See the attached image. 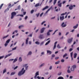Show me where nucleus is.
<instances>
[{"label":"nucleus","mask_w":79,"mask_h":79,"mask_svg":"<svg viewBox=\"0 0 79 79\" xmlns=\"http://www.w3.org/2000/svg\"><path fill=\"white\" fill-rule=\"evenodd\" d=\"M19 61H20V62H21V61H22V58H21V57H19Z\"/></svg>","instance_id":"22"},{"label":"nucleus","mask_w":79,"mask_h":79,"mask_svg":"<svg viewBox=\"0 0 79 79\" xmlns=\"http://www.w3.org/2000/svg\"><path fill=\"white\" fill-rule=\"evenodd\" d=\"M62 3H60L59 4H58V6H59V7H61V6H62Z\"/></svg>","instance_id":"16"},{"label":"nucleus","mask_w":79,"mask_h":79,"mask_svg":"<svg viewBox=\"0 0 79 79\" xmlns=\"http://www.w3.org/2000/svg\"><path fill=\"white\" fill-rule=\"evenodd\" d=\"M7 57H8V55H6V56L5 57V58H7Z\"/></svg>","instance_id":"55"},{"label":"nucleus","mask_w":79,"mask_h":79,"mask_svg":"<svg viewBox=\"0 0 79 79\" xmlns=\"http://www.w3.org/2000/svg\"><path fill=\"white\" fill-rule=\"evenodd\" d=\"M57 47L58 48H60V45L59 44L57 45Z\"/></svg>","instance_id":"46"},{"label":"nucleus","mask_w":79,"mask_h":79,"mask_svg":"<svg viewBox=\"0 0 79 79\" xmlns=\"http://www.w3.org/2000/svg\"><path fill=\"white\" fill-rule=\"evenodd\" d=\"M40 5V4H39V3H38L36 4V5H35V7H38V6H39Z\"/></svg>","instance_id":"17"},{"label":"nucleus","mask_w":79,"mask_h":79,"mask_svg":"<svg viewBox=\"0 0 79 79\" xmlns=\"http://www.w3.org/2000/svg\"><path fill=\"white\" fill-rule=\"evenodd\" d=\"M66 3V1H63L62 2L63 4H64V3Z\"/></svg>","instance_id":"58"},{"label":"nucleus","mask_w":79,"mask_h":79,"mask_svg":"<svg viewBox=\"0 0 79 79\" xmlns=\"http://www.w3.org/2000/svg\"><path fill=\"white\" fill-rule=\"evenodd\" d=\"M18 66H16V67L14 69V70H15V69H16L17 68H18Z\"/></svg>","instance_id":"52"},{"label":"nucleus","mask_w":79,"mask_h":79,"mask_svg":"<svg viewBox=\"0 0 79 79\" xmlns=\"http://www.w3.org/2000/svg\"><path fill=\"white\" fill-rule=\"evenodd\" d=\"M67 55H68V54H67V53H65L64 55L63 56V58H64V57H65V56H67Z\"/></svg>","instance_id":"26"},{"label":"nucleus","mask_w":79,"mask_h":79,"mask_svg":"<svg viewBox=\"0 0 79 79\" xmlns=\"http://www.w3.org/2000/svg\"><path fill=\"white\" fill-rule=\"evenodd\" d=\"M61 61L62 62V63H63V62H64V59H62L61 60Z\"/></svg>","instance_id":"48"},{"label":"nucleus","mask_w":79,"mask_h":79,"mask_svg":"<svg viewBox=\"0 0 79 79\" xmlns=\"http://www.w3.org/2000/svg\"><path fill=\"white\" fill-rule=\"evenodd\" d=\"M52 31H53V30H48V32H52Z\"/></svg>","instance_id":"62"},{"label":"nucleus","mask_w":79,"mask_h":79,"mask_svg":"<svg viewBox=\"0 0 79 79\" xmlns=\"http://www.w3.org/2000/svg\"><path fill=\"white\" fill-rule=\"evenodd\" d=\"M64 22H63L62 23V24H61V26L62 27H66V24H65L64 25Z\"/></svg>","instance_id":"6"},{"label":"nucleus","mask_w":79,"mask_h":79,"mask_svg":"<svg viewBox=\"0 0 79 79\" xmlns=\"http://www.w3.org/2000/svg\"><path fill=\"white\" fill-rule=\"evenodd\" d=\"M57 1V0H54L53 2V5H55V4H56V1Z\"/></svg>","instance_id":"25"},{"label":"nucleus","mask_w":79,"mask_h":79,"mask_svg":"<svg viewBox=\"0 0 79 79\" xmlns=\"http://www.w3.org/2000/svg\"><path fill=\"white\" fill-rule=\"evenodd\" d=\"M24 26L23 25H21L19 27V29H21V27H24Z\"/></svg>","instance_id":"21"},{"label":"nucleus","mask_w":79,"mask_h":79,"mask_svg":"<svg viewBox=\"0 0 79 79\" xmlns=\"http://www.w3.org/2000/svg\"><path fill=\"white\" fill-rule=\"evenodd\" d=\"M59 58V57H57L55 58V59L56 60H57Z\"/></svg>","instance_id":"51"},{"label":"nucleus","mask_w":79,"mask_h":79,"mask_svg":"<svg viewBox=\"0 0 79 79\" xmlns=\"http://www.w3.org/2000/svg\"><path fill=\"white\" fill-rule=\"evenodd\" d=\"M52 69V66H50V67H49V69L51 70V69Z\"/></svg>","instance_id":"59"},{"label":"nucleus","mask_w":79,"mask_h":79,"mask_svg":"<svg viewBox=\"0 0 79 79\" xmlns=\"http://www.w3.org/2000/svg\"><path fill=\"white\" fill-rule=\"evenodd\" d=\"M27 18H28V17L27 16H26L25 18V20H26L27 19Z\"/></svg>","instance_id":"50"},{"label":"nucleus","mask_w":79,"mask_h":79,"mask_svg":"<svg viewBox=\"0 0 79 79\" xmlns=\"http://www.w3.org/2000/svg\"><path fill=\"white\" fill-rule=\"evenodd\" d=\"M27 64H25L24 65V67H25V69H26V70H27V68H28V66H27L26 67V66H27Z\"/></svg>","instance_id":"14"},{"label":"nucleus","mask_w":79,"mask_h":79,"mask_svg":"<svg viewBox=\"0 0 79 79\" xmlns=\"http://www.w3.org/2000/svg\"><path fill=\"white\" fill-rule=\"evenodd\" d=\"M14 6V4H13L12 6L11 5V4H10L9 5V6H10V7L11 8V7H12V6Z\"/></svg>","instance_id":"35"},{"label":"nucleus","mask_w":79,"mask_h":79,"mask_svg":"<svg viewBox=\"0 0 79 79\" xmlns=\"http://www.w3.org/2000/svg\"><path fill=\"white\" fill-rule=\"evenodd\" d=\"M34 12V10H32L31 11V14H32Z\"/></svg>","instance_id":"27"},{"label":"nucleus","mask_w":79,"mask_h":79,"mask_svg":"<svg viewBox=\"0 0 79 79\" xmlns=\"http://www.w3.org/2000/svg\"><path fill=\"white\" fill-rule=\"evenodd\" d=\"M10 39H8V40L6 42V43H7V44H9V42L10 41Z\"/></svg>","instance_id":"20"},{"label":"nucleus","mask_w":79,"mask_h":79,"mask_svg":"<svg viewBox=\"0 0 79 79\" xmlns=\"http://www.w3.org/2000/svg\"><path fill=\"white\" fill-rule=\"evenodd\" d=\"M8 44L6 43L5 44V47H6L7 46V45H8Z\"/></svg>","instance_id":"47"},{"label":"nucleus","mask_w":79,"mask_h":79,"mask_svg":"<svg viewBox=\"0 0 79 79\" xmlns=\"http://www.w3.org/2000/svg\"><path fill=\"white\" fill-rule=\"evenodd\" d=\"M73 50V48H70L69 49V52H71Z\"/></svg>","instance_id":"49"},{"label":"nucleus","mask_w":79,"mask_h":79,"mask_svg":"<svg viewBox=\"0 0 79 79\" xmlns=\"http://www.w3.org/2000/svg\"><path fill=\"white\" fill-rule=\"evenodd\" d=\"M28 40H29V38H27L26 41V44H28Z\"/></svg>","instance_id":"15"},{"label":"nucleus","mask_w":79,"mask_h":79,"mask_svg":"<svg viewBox=\"0 0 79 79\" xmlns=\"http://www.w3.org/2000/svg\"><path fill=\"white\" fill-rule=\"evenodd\" d=\"M73 52L70 53V55L71 57H72V56H73Z\"/></svg>","instance_id":"45"},{"label":"nucleus","mask_w":79,"mask_h":79,"mask_svg":"<svg viewBox=\"0 0 79 79\" xmlns=\"http://www.w3.org/2000/svg\"><path fill=\"white\" fill-rule=\"evenodd\" d=\"M31 54H32V52L30 51L29 52L28 55H31Z\"/></svg>","instance_id":"43"},{"label":"nucleus","mask_w":79,"mask_h":79,"mask_svg":"<svg viewBox=\"0 0 79 79\" xmlns=\"http://www.w3.org/2000/svg\"><path fill=\"white\" fill-rule=\"evenodd\" d=\"M73 38H71L70 39H69L67 40L68 43H69V44H71V43L72 42V41H73Z\"/></svg>","instance_id":"4"},{"label":"nucleus","mask_w":79,"mask_h":79,"mask_svg":"<svg viewBox=\"0 0 79 79\" xmlns=\"http://www.w3.org/2000/svg\"><path fill=\"white\" fill-rule=\"evenodd\" d=\"M50 40H49V41H48L45 44V45H48V44H49V43H50Z\"/></svg>","instance_id":"19"},{"label":"nucleus","mask_w":79,"mask_h":79,"mask_svg":"<svg viewBox=\"0 0 79 79\" xmlns=\"http://www.w3.org/2000/svg\"><path fill=\"white\" fill-rule=\"evenodd\" d=\"M48 8V6H46L45 7L43 8L42 9L43 11H44V10H46V9H47Z\"/></svg>","instance_id":"11"},{"label":"nucleus","mask_w":79,"mask_h":79,"mask_svg":"<svg viewBox=\"0 0 79 79\" xmlns=\"http://www.w3.org/2000/svg\"><path fill=\"white\" fill-rule=\"evenodd\" d=\"M9 10V8H7V9H6V10H5L4 12L5 13H6V12L7 11H8Z\"/></svg>","instance_id":"34"},{"label":"nucleus","mask_w":79,"mask_h":79,"mask_svg":"<svg viewBox=\"0 0 79 79\" xmlns=\"http://www.w3.org/2000/svg\"><path fill=\"white\" fill-rule=\"evenodd\" d=\"M17 60H17V58H15V59H14L13 63H15V62H16V61H17Z\"/></svg>","instance_id":"29"},{"label":"nucleus","mask_w":79,"mask_h":79,"mask_svg":"<svg viewBox=\"0 0 79 79\" xmlns=\"http://www.w3.org/2000/svg\"><path fill=\"white\" fill-rule=\"evenodd\" d=\"M73 7H76V5H73H73H71L69 7V10H73Z\"/></svg>","instance_id":"5"},{"label":"nucleus","mask_w":79,"mask_h":79,"mask_svg":"<svg viewBox=\"0 0 79 79\" xmlns=\"http://www.w3.org/2000/svg\"><path fill=\"white\" fill-rule=\"evenodd\" d=\"M58 31V30H56L53 33V34H52V35H54V34H55V33L57 31Z\"/></svg>","instance_id":"37"},{"label":"nucleus","mask_w":79,"mask_h":79,"mask_svg":"<svg viewBox=\"0 0 79 79\" xmlns=\"http://www.w3.org/2000/svg\"><path fill=\"white\" fill-rule=\"evenodd\" d=\"M15 72H12L11 73V74H10V76H12L13 75H14V74H15Z\"/></svg>","instance_id":"32"},{"label":"nucleus","mask_w":79,"mask_h":79,"mask_svg":"<svg viewBox=\"0 0 79 79\" xmlns=\"http://www.w3.org/2000/svg\"><path fill=\"white\" fill-rule=\"evenodd\" d=\"M3 6V4H2L0 6V9H2V6Z\"/></svg>","instance_id":"31"},{"label":"nucleus","mask_w":79,"mask_h":79,"mask_svg":"<svg viewBox=\"0 0 79 79\" xmlns=\"http://www.w3.org/2000/svg\"><path fill=\"white\" fill-rule=\"evenodd\" d=\"M64 19V16H63L62 17H61V16L60 17V19L61 21H63V20Z\"/></svg>","instance_id":"10"},{"label":"nucleus","mask_w":79,"mask_h":79,"mask_svg":"<svg viewBox=\"0 0 79 79\" xmlns=\"http://www.w3.org/2000/svg\"><path fill=\"white\" fill-rule=\"evenodd\" d=\"M45 23V21H44L43 22L41 23V25H43V24H44V23Z\"/></svg>","instance_id":"53"},{"label":"nucleus","mask_w":79,"mask_h":79,"mask_svg":"<svg viewBox=\"0 0 79 79\" xmlns=\"http://www.w3.org/2000/svg\"><path fill=\"white\" fill-rule=\"evenodd\" d=\"M75 68H76V65H73L72 67L71 68V70L72 71H74Z\"/></svg>","instance_id":"3"},{"label":"nucleus","mask_w":79,"mask_h":79,"mask_svg":"<svg viewBox=\"0 0 79 79\" xmlns=\"http://www.w3.org/2000/svg\"><path fill=\"white\" fill-rule=\"evenodd\" d=\"M60 61L58 60L57 61L55 62V64H59L60 63Z\"/></svg>","instance_id":"28"},{"label":"nucleus","mask_w":79,"mask_h":79,"mask_svg":"<svg viewBox=\"0 0 79 79\" xmlns=\"http://www.w3.org/2000/svg\"><path fill=\"white\" fill-rule=\"evenodd\" d=\"M45 28H43L41 29L40 31V33H43L44 32V31H45Z\"/></svg>","instance_id":"7"},{"label":"nucleus","mask_w":79,"mask_h":79,"mask_svg":"<svg viewBox=\"0 0 79 79\" xmlns=\"http://www.w3.org/2000/svg\"><path fill=\"white\" fill-rule=\"evenodd\" d=\"M40 15V13H38V14H36V16L37 17H39V16Z\"/></svg>","instance_id":"39"},{"label":"nucleus","mask_w":79,"mask_h":79,"mask_svg":"<svg viewBox=\"0 0 79 79\" xmlns=\"http://www.w3.org/2000/svg\"><path fill=\"white\" fill-rule=\"evenodd\" d=\"M44 65H45V63H43L40 66V67H42V66H43Z\"/></svg>","instance_id":"41"},{"label":"nucleus","mask_w":79,"mask_h":79,"mask_svg":"<svg viewBox=\"0 0 79 79\" xmlns=\"http://www.w3.org/2000/svg\"><path fill=\"white\" fill-rule=\"evenodd\" d=\"M78 24H77L75 26H74L73 27V29H76V28H77V27H78Z\"/></svg>","instance_id":"12"},{"label":"nucleus","mask_w":79,"mask_h":79,"mask_svg":"<svg viewBox=\"0 0 79 79\" xmlns=\"http://www.w3.org/2000/svg\"><path fill=\"white\" fill-rule=\"evenodd\" d=\"M47 53H49V55H51V54H52V52H51V51L49 50H47Z\"/></svg>","instance_id":"13"},{"label":"nucleus","mask_w":79,"mask_h":79,"mask_svg":"<svg viewBox=\"0 0 79 79\" xmlns=\"http://www.w3.org/2000/svg\"><path fill=\"white\" fill-rule=\"evenodd\" d=\"M35 75L36 76H38V75H39V72H37L36 73Z\"/></svg>","instance_id":"36"},{"label":"nucleus","mask_w":79,"mask_h":79,"mask_svg":"<svg viewBox=\"0 0 79 79\" xmlns=\"http://www.w3.org/2000/svg\"><path fill=\"white\" fill-rule=\"evenodd\" d=\"M16 13L15 12H13L11 13V19H13L14 18L15 16H16Z\"/></svg>","instance_id":"2"},{"label":"nucleus","mask_w":79,"mask_h":79,"mask_svg":"<svg viewBox=\"0 0 79 79\" xmlns=\"http://www.w3.org/2000/svg\"><path fill=\"white\" fill-rule=\"evenodd\" d=\"M55 56V54H53V55H52V58L54 57Z\"/></svg>","instance_id":"63"},{"label":"nucleus","mask_w":79,"mask_h":79,"mask_svg":"<svg viewBox=\"0 0 79 79\" xmlns=\"http://www.w3.org/2000/svg\"><path fill=\"white\" fill-rule=\"evenodd\" d=\"M8 35L5 36H4V37H3L2 38L3 39H5V38H6V37H8Z\"/></svg>","instance_id":"33"},{"label":"nucleus","mask_w":79,"mask_h":79,"mask_svg":"<svg viewBox=\"0 0 79 79\" xmlns=\"http://www.w3.org/2000/svg\"><path fill=\"white\" fill-rule=\"evenodd\" d=\"M56 44H57V41H56L54 43V45L53 48V50H54L55 48H56Z\"/></svg>","instance_id":"9"},{"label":"nucleus","mask_w":79,"mask_h":79,"mask_svg":"<svg viewBox=\"0 0 79 79\" xmlns=\"http://www.w3.org/2000/svg\"><path fill=\"white\" fill-rule=\"evenodd\" d=\"M16 48H17V47H16L15 48H12V50H16Z\"/></svg>","instance_id":"38"},{"label":"nucleus","mask_w":79,"mask_h":79,"mask_svg":"<svg viewBox=\"0 0 79 79\" xmlns=\"http://www.w3.org/2000/svg\"><path fill=\"white\" fill-rule=\"evenodd\" d=\"M52 7H50V8H49V9H48V10H47L48 11H50V10H51V9H52Z\"/></svg>","instance_id":"61"},{"label":"nucleus","mask_w":79,"mask_h":79,"mask_svg":"<svg viewBox=\"0 0 79 79\" xmlns=\"http://www.w3.org/2000/svg\"><path fill=\"white\" fill-rule=\"evenodd\" d=\"M44 44V42L43 41V42H41V43H40V45H43V44Z\"/></svg>","instance_id":"40"},{"label":"nucleus","mask_w":79,"mask_h":79,"mask_svg":"<svg viewBox=\"0 0 79 79\" xmlns=\"http://www.w3.org/2000/svg\"><path fill=\"white\" fill-rule=\"evenodd\" d=\"M67 72L68 73H71V71H70V70L69 69H68L67 70Z\"/></svg>","instance_id":"44"},{"label":"nucleus","mask_w":79,"mask_h":79,"mask_svg":"<svg viewBox=\"0 0 79 79\" xmlns=\"http://www.w3.org/2000/svg\"><path fill=\"white\" fill-rule=\"evenodd\" d=\"M35 43L36 44H37V45H39V44H40V43L38 41H36L35 42Z\"/></svg>","instance_id":"30"},{"label":"nucleus","mask_w":79,"mask_h":79,"mask_svg":"<svg viewBox=\"0 0 79 79\" xmlns=\"http://www.w3.org/2000/svg\"><path fill=\"white\" fill-rule=\"evenodd\" d=\"M6 69H5L3 71V74H4V73H6Z\"/></svg>","instance_id":"23"},{"label":"nucleus","mask_w":79,"mask_h":79,"mask_svg":"<svg viewBox=\"0 0 79 79\" xmlns=\"http://www.w3.org/2000/svg\"><path fill=\"white\" fill-rule=\"evenodd\" d=\"M4 58V56H0V59H2V58Z\"/></svg>","instance_id":"42"},{"label":"nucleus","mask_w":79,"mask_h":79,"mask_svg":"<svg viewBox=\"0 0 79 79\" xmlns=\"http://www.w3.org/2000/svg\"><path fill=\"white\" fill-rule=\"evenodd\" d=\"M43 14H44V13H42L41 14H40V17H42V16L43 15Z\"/></svg>","instance_id":"60"},{"label":"nucleus","mask_w":79,"mask_h":79,"mask_svg":"<svg viewBox=\"0 0 79 79\" xmlns=\"http://www.w3.org/2000/svg\"><path fill=\"white\" fill-rule=\"evenodd\" d=\"M7 57H8V55H6V56L5 57V58H7Z\"/></svg>","instance_id":"56"},{"label":"nucleus","mask_w":79,"mask_h":79,"mask_svg":"<svg viewBox=\"0 0 79 79\" xmlns=\"http://www.w3.org/2000/svg\"><path fill=\"white\" fill-rule=\"evenodd\" d=\"M57 79H64V78L62 77H59Z\"/></svg>","instance_id":"24"},{"label":"nucleus","mask_w":79,"mask_h":79,"mask_svg":"<svg viewBox=\"0 0 79 79\" xmlns=\"http://www.w3.org/2000/svg\"><path fill=\"white\" fill-rule=\"evenodd\" d=\"M77 53H75L74 54V56L73 57V58H76V57H77Z\"/></svg>","instance_id":"18"},{"label":"nucleus","mask_w":79,"mask_h":79,"mask_svg":"<svg viewBox=\"0 0 79 79\" xmlns=\"http://www.w3.org/2000/svg\"><path fill=\"white\" fill-rule=\"evenodd\" d=\"M37 77L38 79H40V77L39 76H38Z\"/></svg>","instance_id":"64"},{"label":"nucleus","mask_w":79,"mask_h":79,"mask_svg":"<svg viewBox=\"0 0 79 79\" xmlns=\"http://www.w3.org/2000/svg\"><path fill=\"white\" fill-rule=\"evenodd\" d=\"M47 34L48 35H50V32L48 31V32L47 33Z\"/></svg>","instance_id":"57"},{"label":"nucleus","mask_w":79,"mask_h":79,"mask_svg":"<svg viewBox=\"0 0 79 79\" xmlns=\"http://www.w3.org/2000/svg\"><path fill=\"white\" fill-rule=\"evenodd\" d=\"M11 55H12V53H10V54H9L7 55H8V56H11Z\"/></svg>","instance_id":"54"},{"label":"nucleus","mask_w":79,"mask_h":79,"mask_svg":"<svg viewBox=\"0 0 79 79\" xmlns=\"http://www.w3.org/2000/svg\"><path fill=\"white\" fill-rule=\"evenodd\" d=\"M24 68H23L21 70V71H19L18 73V75L19 76H21V75H23V74H24L25 71L26 70H24Z\"/></svg>","instance_id":"1"},{"label":"nucleus","mask_w":79,"mask_h":79,"mask_svg":"<svg viewBox=\"0 0 79 79\" xmlns=\"http://www.w3.org/2000/svg\"><path fill=\"white\" fill-rule=\"evenodd\" d=\"M39 39H44V35H40L39 36Z\"/></svg>","instance_id":"8"}]
</instances>
